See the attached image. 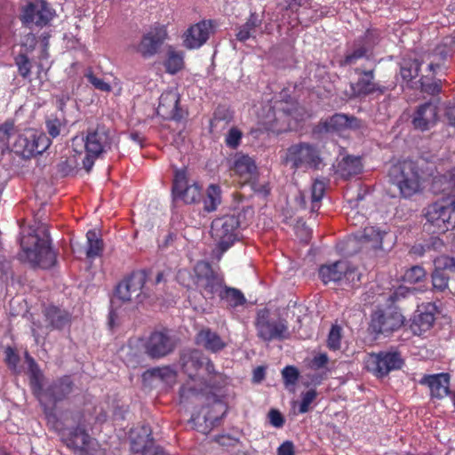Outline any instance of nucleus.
<instances>
[{"mask_svg":"<svg viewBox=\"0 0 455 455\" xmlns=\"http://www.w3.org/2000/svg\"><path fill=\"white\" fill-rule=\"evenodd\" d=\"M43 237L33 230L20 239L21 260L28 261L33 267L49 269L57 263V253L51 246L50 232L46 225L39 228Z\"/></svg>","mask_w":455,"mask_h":455,"instance_id":"f257e3e1","label":"nucleus"},{"mask_svg":"<svg viewBox=\"0 0 455 455\" xmlns=\"http://www.w3.org/2000/svg\"><path fill=\"white\" fill-rule=\"evenodd\" d=\"M111 145L112 139L108 130L100 125L88 129L85 135L75 136L72 139L73 150L79 155L83 151L85 153L82 164L87 172L92 169L95 160L111 148Z\"/></svg>","mask_w":455,"mask_h":455,"instance_id":"f03ea898","label":"nucleus"},{"mask_svg":"<svg viewBox=\"0 0 455 455\" xmlns=\"http://www.w3.org/2000/svg\"><path fill=\"white\" fill-rule=\"evenodd\" d=\"M283 163L294 171L321 170L326 165L320 148L309 142L291 145L285 151Z\"/></svg>","mask_w":455,"mask_h":455,"instance_id":"7ed1b4c3","label":"nucleus"},{"mask_svg":"<svg viewBox=\"0 0 455 455\" xmlns=\"http://www.w3.org/2000/svg\"><path fill=\"white\" fill-rule=\"evenodd\" d=\"M388 181L395 186L403 198H409L419 191L420 175L417 164L404 160L392 164L387 173Z\"/></svg>","mask_w":455,"mask_h":455,"instance_id":"20e7f679","label":"nucleus"},{"mask_svg":"<svg viewBox=\"0 0 455 455\" xmlns=\"http://www.w3.org/2000/svg\"><path fill=\"white\" fill-rule=\"evenodd\" d=\"M240 219L235 214L215 218L211 224V236L220 255L231 248L239 238Z\"/></svg>","mask_w":455,"mask_h":455,"instance_id":"39448f33","label":"nucleus"},{"mask_svg":"<svg viewBox=\"0 0 455 455\" xmlns=\"http://www.w3.org/2000/svg\"><path fill=\"white\" fill-rule=\"evenodd\" d=\"M148 275L145 269L132 271L117 284L116 296L123 302L142 303L149 296L145 290Z\"/></svg>","mask_w":455,"mask_h":455,"instance_id":"423d86ee","label":"nucleus"},{"mask_svg":"<svg viewBox=\"0 0 455 455\" xmlns=\"http://www.w3.org/2000/svg\"><path fill=\"white\" fill-rule=\"evenodd\" d=\"M45 133L34 129H27L19 133L12 144V150L24 159L42 155L51 145Z\"/></svg>","mask_w":455,"mask_h":455,"instance_id":"0eeeda50","label":"nucleus"},{"mask_svg":"<svg viewBox=\"0 0 455 455\" xmlns=\"http://www.w3.org/2000/svg\"><path fill=\"white\" fill-rule=\"evenodd\" d=\"M255 328L258 338L266 342L284 340L290 338L287 320L282 317L271 318L268 309L258 312Z\"/></svg>","mask_w":455,"mask_h":455,"instance_id":"6e6552de","label":"nucleus"},{"mask_svg":"<svg viewBox=\"0 0 455 455\" xmlns=\"http://www.w3.org/2000/svg\"><path fill=\"white\" fill-rule=\"evenodd\" d=\"M195 284L206 299H212L219 296L223 285L224 277L216 272L207 261H199L194 267Z\"/></svg>","mask_w":455,"mask_h":455,"instance_id":"1a4fd4ad","label":"nucleus"},{"mask_svg":"<svg viewBox=\"0 0 455 455\" xmlns=\"http://www.w3.org/2000/svg\"><path fill=\"white\" fill-rule=\"evenodd\" d=\"M365 369L378 379L387 377L391 371L402 369L404 361L398 351L370 353L364 360Z\"/></svg>","mask_w":455,"mask_h":455,"instance_id":"9d476101","label":"nucleus"},{"mask_svg":"<svg viewBox=\"0 0 455 455\" xmlns=\"http://www.w3.org/2000/svg\"><path fill=\"white\" fill-rule=\"evenodd\" d=\"M176 347L175 338L165 329L152 331L143 343L144 353L153 360L168 356Z\"/></svg>","mask_w":455,"mask_h":455,"instance_id":"9b49d317","label":"nucleus"},{"mask_svg":"<svg viewBox=\"0 0 455 455\" xmlns=\"http://www.w3.org/2000/svg\"><path fill=\"white\" fill-rule=\"evenodd\" d=\"M404 323L403 315L395 309L378 308L371 315L369 331L376 335H388L399 330Z\"/></svg>","mask_w":455,"mask_h":455,"instance_id":"f8f14e48","label":"nucleus"},{"mask_svg":"<svg viewBox=\"0 0 455 455\" xmlns=\"http://www.w3.org/2000/svg\"><path fill=\"white\" fill-rule=\"evenodd\" d=\"M53 18V12L45 0H30L20 10V20L25 27L47 26Z\"/></svg>","mask_w":455,"mask_h":455,"instance_id":"ddd939ff","label":"nucleus"},{"mask_svg":"<svg viewBox=\"0 0 455 455\" xmlns=\"http://www.w3.org/2000/svg\"><path fill=\"white\" fill-rule=\"evenodd\" d=\"M377 38L374 33L367 30L364 35L354 41L350 50H347L340 66H351L360 60H371L373 55V49L377 44Z\"/></svg>","mask_w":455,"mask_h":455,"instance_id":"4468645a","label":"nucleus"},{"mask_svg":"<svg viewBox=\"0 0 455 455\" xmlns=\"http://www.w3.org/2000/svg\"><path fill=\"white\" fill-rule=\"evenodd\" d=\"M202 188L198 183L188 184L187 170L177 169L174 172L172 193L174 199H180L187 204L199 202Z\"/></svg>","mask_w":455,"mask_h":455,"instance_id":"2eb2a0df","label":"nucleus"},{"mask_svg":"<svg viewBox=\"0 0 455 455\" xmlns=\"http://www.w3.org/2000/svg\"><path fill=\"white\" fill-rule=\"evenodd\" d=\"M360 126L358 118L342 113L321 119L312 129V133L317 137L323 134L343 132L347 129H355Z\"/></svg>","mask_w":455,"mask_h":455,"instance_id":"dca6fc26","label":"nucleus"},{"mask_svg":"<svg viewBox=\"0 0 455 455\" xmlns=\"http://www.w3.org/2000/svg\"><path fill=\"white\" fill-rule=\"evenodd\" d=\"M318 275L323 283L330 282H339L346 280L347 282H354L360 280L357 274V269L346 260H338L331 264L322 265L319 267Z\"/></svg>","mask_w":455,"mask_h":455,"instance_id":"f3484780","label":"nucleus"},{"mask_svg":"<svg viewBox=\"0 0 455 455\" xmlns=\"http://www.w3.org/2000/svg\"><path fill=\"white\" fill-rule=\"evenodd\" d=\"M355 73L360 77L355 83L350 84L352 98L365 97L374 92L385 93L387 88L375 83V69L363 70L360 68L355 69Z\"/></svg>","mask_w":455,"mask_h":455,"instance_id":"a211bd4d","label":"nucleus"},{"mask_svg":"<svg viewBox=\"0 0 455 455\" xmlns=\"http://www.w3.org/2000/svg\"><path fill=\"white\" fill-rule=\"evenodd\" d=\"M451 50L446 44H441L435 46L431 52H423L420 56L423 65H426L425 74L432 76L444 74L447 66L446 61Z\"/></svg>","mask_w":455,"mask_h":455,"instance_id":"6ab92c4d","label":"nucleus"},{"mask_svg":"<svg viewBox=\"0 0 455 455\" xmlns=\"http://www.w3.org/2000/svg\"><path fill=\"white\" fill-rule=\"evenodd\" d=\"M167 38V30L164 26H156L143 35L135 50L143 58H149L157 53L160 47Z\"/></svg>","mask_w":455,"mask_h":455,"instance_id":"aec40b11","label":"nucleus"},{"mask_svg":"<svg viewBox=\"0 0 455 455\" xmlns=\"http://www.w3.org/2000/svg\"><path fill=\"white\" fill-rule=\"evenodd\" d=\"M425 218L427 223L434 228L433 233L444 234L450 230L449 200L435 202L426 209Z\"/></svg>","mask_w":455,"mask_h":455,"instance_id":"412c9836","label":"nucleus"},{"mask_svg":"<svg viewBox=\"0 0 455 455\" xmlns=\"http://www.w3.org/2000/svg\"><path fill=\"white\" fill-rule=\"evenodd\" d=\"M437 120L438 106L436 103L428 101L417 108L411 123L415 129L424 132L435 126Z\"/></svg>","mask_w":455,"mask_h":455,"instance_id":"4be33fe9","label":"nucleus"},{"mask_svg":"<svg viewBox=\"0 0 455 455\" xmlns=\"http://www.w3.org/2000/svg\"><path fill=\"white\" fill-rule=\"evenodd\" d=\"M212 30V20H203L192 25L184 34V46L188 49L201 47L209 39Z\"/></svg>","mask_w":455,"mask_h":455,"instance_id":"5701e85b","label":"nucleus"},{"mask_svg":"<svg viewBox=\"0 0 455 455\" xmlns=\"http://www.w3.org/2000/svg\"><path fill=\"white\" fill-rule=\"evenodd\" d=\"M74 382L71 377L64 375L53 380L43 392L49 402L55 406L57 403L65 400L73 391Z\"/></svg>","mask_w":455,"mask_h":455,"instance_id":"b1692460","label":"nucleus"},{"mask_svg":"<svg viewBox=\"0 0 455 455\" xmlns=\"http://www.w3.org/2000/svg\"><path fill=\"white\" fill-rule=\"evenodd\" d=\"M419 384L429 387L433 398L442 399L451 393L449 373L424 375Z\"/></svg>","mask_w":455,"mask_h":455,"instance_id":"393cba45","label":"nucleus"},{"mask_svg":"<svg viewBox=\"0 0 455 455\" xmlns=\"http://www.w3.org/2000/svg\"><path fill=\"white\" fill-rule=\"evenodd\" d=\"M435 307L429 304L424 309H418L416 311L410 325L413 334L419 336L430 330L435 320Z\"/></svg>","mask_w":455,"mask_h":455,"instance_id":"a878e982","label":"nucleus"},{"mask_svg":"<svg viewBox=\"0 0 455 455\" xmlns=\"http://www.w3.org/2000/svg\"><path fill=\"white\" fill-rule=\"evenodd\" d=\"M233 170L237 174L243 183L251 184L254 188V183L257 179V166L252 158L243 155L235 160Z\"/></svg>","mask_w":455,"mask_h":455,"instance_id":"bb28decb","label":"nucleus"},{"mask_svg":"<svg viewBox=\"0 0 455 455\" xmlns=\"http://www.w3.org/2000/svg\"><path fill=\"white\" fill-rule=\"evenodd\" d=\"M25 360L28 364L29 386L31 387L32 393L39 399L40 403H43L42 396L44 392V373L36 360L28 354V352L25 353Z\"/></svg>","mask_w":455,"mask_h":455,"instance_id":"cd10ccee","label":"nucleus"},{"mask_svg":"<svg viewBox=\"0 0 455 455\" xmlns=\"http://www.w3.org/2000/svg\"><path fill=\"white\" fill-rule=\"evenodd\" d=\"M180 95L173 91L164 92L159 98L157 111L163 116L179 119Z\"/></svg>","mask_w":455,"mask_h":455,"instance_id":"c85d7f7f","label":"nucleus"},{"mask_svg":"<svg viewBox=\"0 0 455 455\" xmlns=\"http://www.w3.org/2000/svg\"><path fill=\"white\" fill-rule=\"evenodd\" d=\"M43 314L52 329L62 330L71 323V314L53 305L46 307Z\"/></svg>","mask_w":455,"mask_h":455,"instance_id":"c756f323","label":"nucleus"},{"mask_svg":"<svg viewBox=\"0 0 455 455\" xmlns=\"http://www.w3.org/2000/svg\"><path fill=\"white\" fill-rule=\"evenodd\" d=\"M363 171L361 157L347 155L342 157L335 166V172L344 180L360 174Z\"/></svg>","mask_w":455,"mask_h":455,"instance_id":"7c9ffc66","label":"nucleus"},{"mask_svg":"<svg viewBox=\"0 0 455 455\" xmlns=\"http://www.w3.org/2000/svg\"><path fill=\"white\" fill-rule=\"evenodd\" d=\"M196 342L212 353L220 352L226 347L220 336L210 328L202 329L196 334Z\"/></svg>","mask_w":455,"mask_h":455,"instance_id":"2f4dec72","label":"nucleus"},{"mask_svg":"<svg viewBox=\"0 0 455 455\" xmlns=\"http://www.w3.org/2000/svg\"><path fill=\"white\" fill-rule=\"evenodd\" d=\"M181 366L190 379L196 377L197 371L204 366L205 357L197 350H193L181 355Z\"/></svg>","mask_w":455,"mask_h":455,"instance_id":"473e14b6","label":"nucleus"},{"mask_svg":"<svg viewBox=\"0 0 455 455\" xmlns=\"http://www.w3.org/2000/svg\"><path fill=\"white\" fill-rule=\"evenodd\" d=\"M387 235L386 230L379 227L368 226L363 228L360 241L369 244L372 249L379 250L383 248V241Z\"/></svg>","mask_w":455,"mask_h":455,"instance_id":"72a5a7b5","label":"nucleus"},{"mask_svg":"<svg viewBox=\"0 0 455 455\" xmlns=\"http://www.w3.org/2000/svg\"><path fill=\"white\" fill-rule=\"evenodd\" d=\"M87 248L86 257L93 259L101 256L104 250V242L100 236V233L95 229H90L86 233Z\"/></svg>","mask_w":455,"mask_h":455,"instance_id":"f704fd0d","label":"nucleus"},{"mask_svg":"<svg viewBox=\"0 0 455 455\" xmlns=\"http://www.w3.org/2000/svg\"><path fill=\"white\" fill-rule=\"evenodd\" d=\"M90 443V435L81 427H74L66 439L67 446L78 451H84Z\"/></svg>","mask_w":455,"mask_h":455,"instance_id":"c9c22d12","label":"nucleus"},{"mask_svg":"<svg viewBox=\"0 0 455 455\" xmlns=\"http://www.w3.org/2000/svg\"><path fill=\"white\" fill-rule=\"evenodd\" d=\"M435 268L431 275L432 278V289L434 291L443 292L451 288V276L447 274L443 266L435 264Z\"/></svg>","mask_w":455,"mask_h":455,"instance_id":"e433bc0d","label":"nucleus"},{"mask_svg":"<svg viewBox=\"0 0 455 455\" xmlns=\"http://www.w3.org/2000/svg\"><path fill=\"white\" fill-rule=\"evenodd\" d=\"M261 20L258 18L255 12H251L246 22L239 28L236 34V39L240 42H245L251 37H255L256 28L261 25Z\"/></svg>","mask_w":455,"mask_h":455,"instance_id":"4c0bfd02","label":"nucleus"},{"mask_svg":"<svg viewBox=\"0 0 455 455\" xmlns=\"http://www.w3.org/2000/svg\"><path fill=\"white\" fill-rule=\"evenodd\" d=\"M423 65L421 59H403L400 66V74L403 80L409 82L417 77L419 74L420 67Z\"/></svg>","mask_w":455,"mask_h":455,"instance_id":"58836bf2","label":"nucleus"},{"mask_svg":"<svg viewBox=\"0 0 455 455\" xmlns=\"http://www.w3.org/2000/svg\"><path fill=\"white\" fill-rule=\"evenodd\" d=\"M221 204V188L217 184H211L206 189V196L204 199V209L207 212L217 210Z\"/></svg>","mask_w":455,"mask_h":455,"instance_id":"ea45409f","label":"nucleus"},{"mask_svg":"<svg viewBox=\"0 0 455 455\" xmlns=\"http://www.w3.org/2000/svg\"><path fill=\"white\" fill-rule=\"evenodd\" d=\"M219 297L232 307L242 306L246 302L245 297L240 290L225 285H223Z\"/></svg>","mask_w":455,"mask_h":455,"instance_id":"a19ab883","label":"nucleus"},{"mask_svg":"<svg viewBox=\"0 0 455 455\" xmlns=\"http://www.w3.org/2000/svg\"><path fill=\"white\" fill-rule=\"evenodd\" d=\"M145 374L151 378L158 379L166 384L174 383L177 378V372L168 365L151 368Z\"/></svg>","mask_w":455,"mask_h":455,"instance_id":"79ce46f5","label":"nucleus"},{"mask_svg":"<svg viewBox=\"0 0 455 455\" xmlns=\"http://www.w3.org/2000/svg\"><path fill=\"white\" fill-rule=\"evenodd\" d=\"M434 188H438L442 193H450L455 188V169L443 175L435 177L433 183Z\"/></svg>","mask_w":455,"mask_h":455,"instance_id":"37998d69","label":"nucleus"},{"mask_svg":"<svg viewBox=\"0 0 455 455\" xmlns=\"http://www.w3.org/2000/svg\"><path fill=\"white\" fill-rule=\"evenodd\" d=\"M435 76H432L429 74H425L420 77L419 83L422 92L432 96L441 92V80H435Z\"/></svg>","mask_w":455,"mask_h":455,"instance_id":"c03bdc74","label":"nucleus"},{"mask_svg":"<svg viewBox=\"0 0 455 455\" xmlns=\"http://www.w3.org/2000/svg\"><path fill=\"white\" fill-rule=\"evenodd\" d=\"M164 67L167 73L175 75L184 67L183 55L175 51H169Z\"/></svg>","mask_w":455,"mask_h":455,"instance_id":"a18cd8bd","label":"nucleus"},{"mask_svg":"<svg viewBox=\"0 0 455 455\" xmlns=\"http://www.w3.org/2000/svg\"><path fill=\"white\" fill-rule=\"evenodd\" d=\"M325 192V184L323 181L315 180L311 188L312 205L311 211L315 212L320 207V202Z\"/></svg>","mask_w":455,"mask_h":455,"instance_id":"49530a36","label":"nucleus"},{"mask_svg":"<svg viewBox=\"0 0 455 455\" xmlns=\"http://www.w3.org/2000/svg\"><path fill=\"white\" fill-rule=\"evenodd\" d=\"M13 275L12 260L0 253V282L7 285L13 279Z\"/></svg>","mask_w":455,"mask_h":455,"instance_id":"de8ad7c7","label":"nucleus"},{"mask_svg":"<svg viewBox=\"0 0 455 455\" xmlns=\"http://www.w3.org/2000/svg\"><path fill=\"white\" fill-rule=\"evenodd\" d=\"M434 262L453 272V275L451 276L450 280L451 288H449V291L455 296V259L443 255L435 258Z\"/></svg>","mask_w":455,"mask_h":455,"instance_id":"09e8293b","label":"nucleus"},{"mask_svg":"<svg viewBox=\"0 0 455 455\" xmlns=\"http://www.w3.org/2000/svg\"><path fill=\"white\" fill-rule=\"evenodd\" d=\"M426 278V271L420 266H413L405 271L403 280L411 284L419 283Z\"/></svg>","mask_w":455,"mask_h":455,"instance_id":"8fccbe9b","label":"nucleus"},{"mask_svg":"<svg viewBox=\"0 0 455 455\" xmlns=\"http://www.w3.org/2000/svg\"><path fill=\"white\" fill-rule=\"evenodd\" d=\"M342 339V329L338 324H333L330 330L328 339H327V347L330 350H339L341 345Z\"/></svg>","mask_w":455,"mask_h":455,"instance_id":"3c124183","label":"nucleus"},{"mask_svg":"<svg viewBox=\"0 0 455 455\" xmlns=\"http://www.w3.org/2000/svg\"><path fill=\"white\" fill-rule=\"evenodd\" d=\"M15 64L18 67L19 74L23 78H28L30 75L32 65L27 54H18L15 58Z\"/></svg>","mask_w":455,"mask_h":455,"instance_id":"603ef678","label":"nucleus"},{"mask_svg":"<svg viewBox=\"0 0 455 455\" xmlns=\"http://www.w3.org/2000/svg\"><path fill=\"white\" fill-rule=\"evenodd\" d=\"M20 361V357L16 349L10 346L6 347L4 349V363H6L7 367L11 371L17 372Z\"/></svg>","mask_w":455,"mask_h":455,"instance_id":"864d4df0","label":"nucleus"},{"mask_svg":"<svg viewBox=\"0 0 455 455\" xmlns=\"http://www.w3.org/2000/svg\"><path fill=\"white\" fill-rule=\"evenodd\" d=\"M242 137V132L236 127H232L226 135L225 143L229 148L235 149L240 145Z\"/></svg>","mask_w":455,"mask_h":455,"instance_id":"5fc2aeb1","label":"nucleus"},{"mask_svg":"<svg viewBox=\"0 0 455 455\" xmlns=\"http://www.w3.org/2000/svg\"><path fill=\"white\" fill-rule=\"evenodd\" d=\"M282 375L286 386L295 385L299 379V372L295 366L288 365L283 369Z\"/></svg>","mask_w":455,"mask_h":455,"instance_id":"6e6d98bb","label":"nucleus"},{"mask_svg":"<svg viewBox=\"0 0 455 455\" xmlns=\"http://www.w3.org/2000/svg\"><path fill=\"white\" fill-rule=\"evenodd\" d=\"M199 395L200 391L189 382L182 385L180 388V399L181 403L187 402L190 398L196 397Z\"/></svg>","mask_w":455,"mask_h":455,"instance_id":"4d7b16f0","label":"nucleus"},{"mask_svg":"<svg viewBox=\"0 0 455 455\" xmlns=\"http://www.w3.org/2000/svg\"><path fill=\"white\" fill-rule=\"evenodd\" d=\"M317 393L315 389L307 390L302 395L301 403L299 407V413H306L309 411L310 404L316 398Z\"/></svg>","mask_w":455,"mask_h":455,"instance_id":"13d9d810","label":"nucleus"},{"mask_svg":"<svg viewBox=\"0 0 455 455\" xmlns=\"http://www.w3.org/2000/svg\"><path fill=\"white\" fill-rule=\"evenodd\" d=\"M85 77L96 89L101 92H110L111 86L103 79L97 77L92 71L85 74Z\"/></svg>","mask_w":455,"mask_h":455,"instance_id":"bf43d9fd","label":"nucleus"},{"mask_svg":"<svg viewBox=\"0 0 455 455\" xmlns=\"http://www.w3.org/2000/svg\"><path fill=\"white\" fill-rule=\"evenodd\" d=\"M413 291L405 287V286H399L397 287L390 295L388 298V302L391 304H395L397 301H399L401 299L406 298L408 295L411 294Z\"/></svg>","mask_w":455,"mask_h":455,"instance_id":"052dcab7","label":"nucleus"},{"mask_svg":"<svg viewBox=\"0 0 455 455\" xmlns=\"http://www.w3.org/2000/svg\"><path fill=\"white\" fill-rule=\"evenodd\" d=\"M293 108L287 106L286 108H278L275 113L276 119L284 118L282 127L291 126V117L292 116Z\"/></svg>","mask_w":455,"mask_h":455,"instance_id":"680f3d73","label":"nucleus"},{"mask_svg":"<svg viewBox=\"0 0 455 455\" xmlns=\"http://www.w3.org/2000/svg\"><path fill=\"white\" fill-rule=\"evenodd\" d=\"M48 133L52 137L56 138L60 133L61 123L58 118L49 119L45 123Z\"/></svg>","mask_w":455,"mask_h":455,"instance_id":"e2e57ef3","label":"nucleus"},{"mask_svg":"<svg viewBox=\"0 0 455 455\" xmlns=\"http://www.w3.org/2000/svg\"><path fill=\"white\" fill-rule=\"evenodd\" d=\"M268 419L270 421V424L275 427H282L285 422L282 413L275 410L272 409L268 412Z\"/></svg>","mask_w":455,"mask_h":455,"instance_id":"0e129e2a","label":"nucleus"},{"mask_svg":"<svg viewBox=\"0 0 455 455\" xmlns=\"http://www.w3.org/2000/svg\"><path fill=\"white\" fill-rule=\"evenodd\" d=\"M232 119L230 113L225 108H218L211 121L212 126L217 125L220 121H226L228 123Z\"/></svg>","mask_w":455,"mask_h":455,"instance_id":"69168bd1","label":"nucleus"},{"mask_svg":"<svg viewBox=\"0 0 455 455\" xmlns=\"http://www.w3.org/2000/svg\"><path fill=\"white\" fill-rule=\"evenodd\" d=\"M329 362L327 354L322 353L313 357L311 361V368L314 370H320L326 367Z\"/></svg>","mask_w":455,"mask_h":455,"instance_id":"338daca9","label":"nucleus"},{"mask_svg":"<svg viewBox=\"0 0 455 455\" xmlns=\"http://www.w3.org/2000/svg\"><path fill=\"white\" fill-rule=\"evenodd\" d=\"M277 455H295L293 443L291 441L283 442L277 448Z\"/></svg>","mask_w":455,"mask_h":455,"instance_id":"774afa93","label":"nucleus"}]
</instances>
